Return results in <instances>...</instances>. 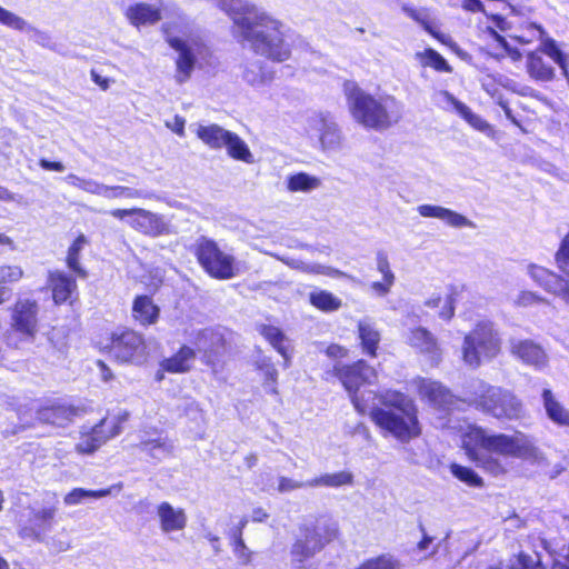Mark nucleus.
Here are the masks:
<instances>
[{
    "mask_svg": "<svg viewBox=\"0 0 569 569\" xmlns=\"http://www.w3.org/2000/svg\"><path fill=\"white\" fill-rule=\"evenodd\" d=\"M463 448L478 468L495 477L508 472L509 458L539 465L546 460L532 438L521 431L513 435L490 433L481 427H472L463 437Z\"/></svg>",
    "mask_w": 569,
    "mask_h": 569,
    "instance_id": "1",
    "label": "nucleus"
},
{
    "mask_svg": "<svg viewBox=\"0 0 569 569\" xmlns=\"http://www.w3.org/2000/svg\"><path fill=\"white\" fill-rule=\"evenodd\" d=\"M343 90L353 120L366 129L383 131L402 117L403 106L392 96L376 98L352 81L345 82Z\"/></svg>",
    "mask_w": 569,
    "mask_h": 569,
    "instance_id": "2",
    "label": "nucleus"
},
{
    "mask_svg": "<svg viewBox=\"0 0 569 569\" xmlns=\"http://www.w3.org/2000/svg\"><path fill=\"white\" fill-rule=\"evenodd\" d=\"M382 408H372L370 417L372 421L390 432L400 442H409L421 433L413 401L398 391H386L381 396Z\"/></svg>",
    "mask_w": 569,
    "mask_h": 569,
    "instance_id": "3",
    "label": "nucleus"
},
{
    "mask_svg": "<svg viewBox=\"0 0 569 569\" xmlns=\"http://www.w3.org/2000/svg\"><path fill=\"white\" fill-rule=\"evenodd\" d=\"M461 400L498 420H518L525 413L522 401L511 390L478 378L466 383Z\"/></svg>",
    "mask_w": 569,
    "mask_h": 569,
    "instance_id": "4",
    "label": "nucleus"
},
{
    "mask_svg": "<svg viewBox=\"0 0 569 569\" xmlns=\"http://www.w3.org/2000/svg\"><path fill=\"white\" fill-rule=\"evenodd\" d=\"M164 38L171 49L177 52L176 81L183 83L188 81L197 66L208 62L211 57L210 48L203 39L193 32L176 34L170 28H163Z\"/></svg>",
    "mask_w": 569,
    "mask_h": 569,
    "instance_id": "5",
    "label": "nucleus"
},
{
    "mask_svg": "<svg viewBox=\"0 0 569 569\" xmlns=\"http://www.w3.org/2000/svg\"><path fill=\"white\" fill-rule=\"evenodd\" d=\"M500 350L501 337L493 322L481 320L463 338L462 360L466 366L477 369L496 358Z\"/></svg>",
    "mask_w": 569,
    "mask_h": 569,
    "instance_id": "6",
    "label": "nucleus"
},
{
    "mask_svg": "<svg viewBox=\"0 0 569 569\" xmlns=\"http://www.w3.org/2000/svg\"><path fill=\"white\" fill-rule=\"evenodd\" d=\"M327 375H332L339 379L359 413L365 415L368 411L369 402L375 399V395L370 390L360 391V387L375 382L376 370L372 367L363 360L348 366L337 362L331 371H327Z\"/></svg>",
    "mask_w": 569,
    "mask_h": 569,
    "instance_id": "7",
    "label": "nucleus"
},
{
    "mask_svg": "<svg viewBox=\"0 0 569 569\" xmlns=\"http://www.w3.org/2000/svg\"><path fill=\"white\" fill-rule=\"evenodd\" d=\"M301 537L291 547V563L297 569H306V562L320 552L337 535L335 523H323L300 528Z\"/></svg>",
    "mask_w": 569,
    "mask_h": 569,
    "instance_id": "8",
    "label": "nucleus"
},
{
    "mask_svg": "<svg viewBox=\"0 0 569 569\" xmlns=\"http://www.w3.org/2000/svg\"><path fill=\"white\" fill-rule=\"evenodd\" d=\"M541 53L547 54L559 66L563 77L569 82V56L551 38H546L541 41L539 51L527 54V71L529 76L538 81H551L555 78L553 67L545 61Z\"/></svg>",
    "mask_w": 569,
    "mask_h": 569,
    "instance_id": "9",
    "label": "nucleus"
},
{
    "mask_svg": "<svg viewBox=\"0 0 569 569\" xmlns=\"http://www.w3.org/2000/svg\"><path fill=\"white\" fill-rule=\"evenodd\" d=\"M196 254L202 268L217 279H231L237 274L234 258L220 250L212 239L200 237L197 240Z\"/></svg>",
    "mask_w": 569,
    "mask_h": 569,
    "instance_id": "10",
    "label": "nucleus"
},
{
    "mask_svg": "<svg viewBox=\"0 0 569 569\" xmlns=\"http://www.w3.org/2000/svg\"><path fill=\"white\" fill-rule=\"evenodd\" d=\"M109 349L110 355L120 362L141 365L147 360L144 339L134 330L114 332Z\"/></svg>",
    "mask_w": 569,
    "mask_h": 569,
    "instance_id": "11",
    "label": "nucleus"
},
{
    "mask_svg": "<svg viewBox=\"0 0 569 569\" xmlns=\"http://www.w3.org/2000/svg\"><path fill=\"white\" fill-rule=\"evenodd\" d=\"M308 128L318 137L322 151L338 152L342 150L345 138L341 129L330 113H313L308 118Z\"/></svg>",
    "mask_w": 569,
    "mask_h": 569,
    "instance_id": "12",
    "label": "nucleus"
},
{
    "mask_svg": "<svg viewBox=\"0 0 569 569\" xmlns=\"http://www.w3.org/2000/svg\"><path fill=\"white\" fill-rule=\"evenodd\" d=\"M38 305L34 300L19 299L11 311V331L7 336L8 343L11 345V335L18 333L21 340L31 341L38 327Z\"/></svg>",
    "mask_w": 569,
    "mask_h": 569,
    "instance_id": "13",
    "label": "nucleus"
},
{
    "mask_svg": "<svg viewBox=\"0 0 569 569\" xmlns=\"http://www.w3.org/2000/svg\"><path fill=\"white\" fill-rule=\"evenodd\" d=\"M57 509L47 507L28 509L19 518V535L23 539L42 541L52 529Z\"/></svg>",
    "mask_w": 569,
    "mask_h": 569,
    "instance_id": "14",
    "label": "nucleus"
},
{
    "mask_svg": "<svg viewBox=\"0 0 569 569\" xmlns=\"http://www.w3.org/2000/svg\"><path fill=\"white\" fill-rule=\"evenodd\" d=\"M127 223L136 231L156 238L167 236L172 232V227L162 214L137 208L133 219H128Z\"/></svg>",
    "mask_w": 569,
    "mask_h": 569,
    "instance_id": "15",
    "label": "nucleus"
},
{
    "mask_svg": "<svg viewBox=\"0 0 569 569\" xmlns=\"http://www.w3.org/2000/svg\"><path fill=\"white\" fill-rule=\"evenodd\" d=\"M527 274L537 286L542 288L546 292L558 298H561L569 287V277L559 276L553 271L536 263H529L527 266Z\"/></svg>",
    "mask_w": 569,
    "mask_h": 569,
    "instance_id": "16",
    "label": "nucleus"
},
{
    "mask_svg": "<svg viewBox=\"0 0 569 569\" xmlns=\"http://www.w3.org/2000/svg\"><path fill=\"white\" fill-rule=\"evenodd\" d=\"M510 350L516 358L537 370H542L548 365V355L532 340L511 339Z\"/></svg>",
    "mask_w": 569,
    "mask_h": 569,
    "instance_id": "17",
    "label": "nucleus"
},
{
    "mask_svg": "<svg viewBox=\"0 0 569 569\" xmlns=\"http://www.w3.org/2000/svg\"><path fill=\"white\" fill-rule=\"evenodd\" d=\"M120 432L118 426L108 427L106 420L91 428L87 433H83L80 441L76 445V450L82 455H90L98 450L108 439L117 436Z\"/></svg>",
    "mask_w": 569,
    "mask_h": 569,
    "instance_id": "18",
    "label": "nucleus"
},
{
    "mask_svg": "<svg viewBox=\"0 0 569 569\" xmlns=\"http://www.w3.org/2000/svg\"><path fill=\"white\" fill-rule=\"evenodd\" d=\"M418 389L421 398L437 410H450L456 401L451 391L438 381L422 379Z\"/></svg>",
    "mask_w": 569,
    "mask_h": 569,
    "instance_id": "19",
    "label": "nucleus"
},
{
    "mask_svg": "<svg viewBox=\"0 0 569 569\" xmlns=\"http://www.w3.org/2000/svg\"><path fill=\"white\" fill-rule=\"evenodd\" d=\"M419 214L423 218H437L445 221L448 226L452 228H476L473 221L469 220L467 217L462 216L459 212H456L451 209L435 206V204H420L417 208Z\"/></svg>",
    "mask_w": 569,
    "mask_h": 569,
    "instance_id": "20",
    "label": "nucleus"
},
{
    "mask_svg": "<svg viewBox=\"0 0 569 569\" xmlns=\"http://www.w3.org/2000/svg\"><path fill=\"white\" fill-rule=\"evenodd\" d=\"M157 517L163 533L183 530L188 521L186 511L182 508H174L167 501L161 502L157 507Z\"/></svg>",
    "mask_w": 569,
    "mask_h": 569,
    "instance_id": "21",
    "label": "nucleus"
},
{
    "mask_svg": "<svg viewBox=\"0 0 569 569\" xmlns=\"http://www.w3.org/2000/svg\"><path fill=\"white\" fill-rule=\"evenodd\" d=\"M136 448L152 459L161 461L172 453L174 443L171 439L161 433H158L157 437H150L144 433L140 437V441L136 445Z\"/></svg>",
    "mask_w": 569,
    "mask_h": 569,
    "instance_id": "22",
    "label": "nucleus"
},
{
    "mask_svg": "<svg viewBox=\"0 0 569 569\" xmlns=\"http://www.w3.org/2000/svg\"><path fill=\"white\" fill-rule=\"evenodd\" d=\"M124 16L129 22L137 28L141 26L156 24L162 18L161 9L159 7L146 2H138L129 6Z\"/></svg>",
    "mask_w": 569,
    "mask_h": 569,
    "instance_id": "23",
    "label": "nucleus"
},
{
    "mask_svg": "<svg viewBox=\"0 0 569 569\" xmlns=\"http://www.w3.org/2000/svg\"><path fill=\"white\" fill-rule=\"evenodd\" d=\"M48 281L52 290L53 300L57 305L67 302L77 290L74 278L62 271H50Z\"/></svg>",
    "mask_w": 569,
    "mask_h": 569,
    "instance_id": "24",
    "label": "nucleus"
},
{
    "mask_svg": "<svg viewBox=\"0 0 569 569\" xmlns=\"http://www.w3.org/2000/svg\"><path fill=\"white\" fill-rule=\"evenodd\" d=\"M401 11L407 17L419 23L433 38L441 41L442 43L446 42L448 37L437 30L430 9L425 7L415 8L409 3H403L401 6Z\"/></svg>",
    "mask_w": 569,
    "mask_h": 569,
    "instance_id": "25",
    "label": "nucleus"
},
{
    "mask_svg": "<svg viewBox=\"0 0 569 569\" xmlns=\"http://www.w3.org/2000/svg\"><path fill=\"white\" fill-rule=\"evenodd\" d=\"M408 341L410 346L420 352L428 355L432 361L440 358V349L437 339L426 328L419 327L411 331Z\"/></svg>",
    "mask_w": 569,
    "mask_h": 569,
    "instance_id": "26",
    "label": "nucleus"
},
{
    "mask_svg": "<svg viewBox=\"0 0 569 569\" xmlns=\"http://www.w3.org/2000/svg\"><path fill=\"white\" fill-rule=\"evenodd\" d=\"M541 399L547 417L560 427L569 428V410L556 398L550 389H543Z\"/></svg>",
    "mask_w": 569,
    "mask_h": 569,
    "instance_id": "27",
    "label": "nucleus"
},
{
    "mask_svg": "<svg viewBox=\"0 0 569 569\" xmlns=\"http://www.w3.org/2000/svg\"><path fill=\"white\" fill-rule=\"evenodd\" d=\"M160 309L148 296H138L133 300L132 317L142 326L153 325L158 321Z\"/></svg>",
    "mask_w": 569,
    "mask_h": 569,
    "instance_id": "28",
    "label": "nucleus"
},
{
    "mask_svg": "<svg viewBox=\"0 0 569 569\" xmlns=\"http://www.w3.org/2000/svg\"><path fill=\"white\" fill-rule=\"evenodd\" d=\"M197 137L211 149H222L231 131L216 123L197 124Z\"/></svg>",
    "mask_w": 569,
    "mask_h": 569,
    "instance_id": "29",
    "label": "nucleus"
},
{
    "mask_svg": "<svg viewBox=\"0 0 569 569\" xmlns=\"http://www.w3.org/2000/svg\"><path fill=\"white\" fill-rule=\"evenodd\" d=\"M194 358V350L188 346H182L176 355L162 360L160 367L163 371L170 373H183L190 370Z\"/></svg>",
    "mask_w": 569,
    "mask_h": 569,
    "instance_id": "30",
    "label": "nucleus"
},
{
    "mask_svg": "<svg viewBox=\"0 0 569 569\" xmlns=\"http://www.w3.org/2000/svg\"><path fill=\"white\" fill-rule=\"evenodd\" d=\"M121 489L122 483H116L110 486L109 488L100 490H87L83 488H74L64 496L63 501L67 506H77L89 498L100 499L107 496H111L113 493H119Z\"/></svg>",
    "mask_w": 569,
    "mask_h": 569,
    "instance_id": "31",
    "label": "nucleus"
},
{
    "mask_svg": "<svg viewBox=\"0 0 569 569\" xmlns=\"http://www.w3.org/2000/svg\"><path fill=\"white\" fill-rule=\"evenodd\" d=\"M258 331L283 357L284 367H288L290 362V351L289 346L286 345L288 339L281 329L271 325H260Z\"/></svg>",
    "mask_w": 569,
    "mask_h": 569,
    "instance_id": "32",
    "label": "nucleus"
},
{
    "mask_svg": "<svg viewBox=\"0 0 569 569\" xmlns=\"http://www.w3.org/2000/svg\"><path fill=\"white\" fill-rule=\"evenodd\" d=\"M273 70L268 68L262 61H253L246 64L243 80L252 87H261L273 80Z\"/></svg>",
    "mask_w": 569,
    "mask_h": 569,
    "instance_id": "33",
    "label": "nucleus"
},
{
    "mask_svg": "<svg viewBox=\"0 0 569 569\" xmlns=\"http://www.w3.org/2000/svg\"><path fill=\"white\" fill-rule=\"evenodd\" d=\"M443 94L447 98V100L451 102L456 111L476 130L487 132L491 129L490 124L486 120H483L480 116L473 113L471 109L463 102L457 100L452 94H450L447 91H445Z\"/></svg>",
    "mask_w": 569,
    "mask_h": 569,
    "instance_id": "34",
    "label": "nucleus"
},
{
    "mask_svg": "<svg viewBox=\"0 0 569 569\" xmlns=\"http://www.w3.org/2000/svg\"><path fill=\"white\" fill-rule=\"evenodd\" d=\"M353 483V475L349 471H339L335 473H325L320 477L308 480L310 488L328 487L339 488L342 486H351Z\"/></svg>",
    "mask_w": 569,
    "mask_h": 569,
    "instance_id": "35",
    "label": "nucleus"
},
{
    "mask_svg": "<svg viewBox=\"0 0 569 569\" xmlns=\"http://www.w3.org/2000/svg\"><path fill=\"white\" fill-rule=\"evenodd\" d=\"M229 157L246 163L253 162V156L248 144L234 132H231L224 147Z\"/></svg>",
    "mask_w": 569,
    "mask_h": 569,
    "instance_id": "36",
    "label": "nucleus"
},
{
    "mask_svg": "<svg viewBox=\"0 0 569 569\" xmlns=\"http://www.w3.org/2000/svg\"><path fill=\"white\" fill-rule=\"evenodd\" d=\"M320 186L321 180L307 172H298L287 178V188L291 192H310Z\"/></svg>",
    "mask_w": 569,
    "mask_h": 569,
    "instance_id": "37",
    "label": "nucleus"
},
{
    "mask_svg": "<svg viewBox=\"0 0 569 569\" xmlns=\"http://www.w3.org/2000/svg\"><path fill=\"white\" fill-rule=\"evenodd\" d=\"M104 198L112 200L119 198H128V199H159V197L153 191L139 190L126 186H106Z\"/></svg>",
    "mask_w": 569,
    "mask_h": 569,
    "instance_id": "38",
    "label": "nucleus"
},
{
    "mask_svg": "<svg viewBox=\"0 0 569 569\" xmlns=\"http://www.w3.org/2000/svg\"><path fill=\"white\" fill-rule=\"evenodd\" d=\"M67 183L70 186L78 188L87 193L100 196L104 198L106 193V186L102 182H99L97 180H93L91 178H83L79 177L77 174L70 173L66 178Z\"/></svg>",
    "mask_w": 569,
    "mask_h": 569,
    "instance_id": "39",
    "label": "nucleus"
},
{
    "mask_svg": "<svg viewBox=\"0 0 569 569\" xmlns=\"http://www.w3.org/2000/svg\"><path fill=\"white\" fill-rule=\"evenodd\" d=\"M87 243V238L83 234H80L69 247L67 254L68 268L77 273L80 278L87 277V271L79 263L80 252Z\"/></svg>",
    "mask_w": 569,
    "mask_h": 569,
    "instance_id": "40",
    "label": "nucleus"
},
{
    "mask_svg": "<svg viewBox=\"0 0 569 569\" xmlns=\"http://www.w3.org/2000/svg\"><path fill=\"white\" fill-rule=\"evenodd\" d=\"M359 338L361 340L363 350L368 355L375 356L376 350L378 348V343L380 341V335L370 322H359Z\"/></svg>",
    "mask_w": 569,
    "mask_h": 569,
    "instance_id": "41",
    "label": "nucleus"
},
{
    "mask_svg": "<svg viewBox=\"0 0 569 569\" xmlns=\"http://www.w3.org/2000/svg\"><path fill=\"white\" fill-rule=\"evenodd\" d=\"M416 58L423 67H430L439 72H451L452 68L447 60L436 50L428 48L423 52H417Z\"/></svg>",
    "mask_w": 569,
    "mask_h": 569,
    "instance_id": "42",
    "label": "nucleus"
},
{
    "mask_svg": "<svg viewBox=\"0 0 569 569\" xmlns=\"http://www.w3.org/2000/svg\"><path fill=\"white\" fill-rule=\"evenodd\" d=\"M310 302L312 306L323 311H335L341 306V300L326 290L311 292Z\"/></svg>",
    "mask_w": 569,
    "mask_h": 569,
    "instance_id": "43",
    "label": "nucleus"
},
{
    "mask_svg": "<svg viewBox=\"0 0 569 569\" xmlns=\"http://www.w3.org/2000/svg\"><path fill=\"white\" fill-rule=\"evenodd\" d=\"M450 471L457 479L470 487L480 488L483 486L482 478L469 467L451 463Z\"/></svg>",
    "mask_w": 569,
    "mask_h": 569,
    "instance_id": "44",
    "label": "nucleus"
},
{
    "mask_svg": "<svg viewBox=\"0 0 569 569\" xmlns=\"http://www.w3.org/2000/svg\"><path fill=\"white\" fill-rule=\"evenodd\" d=\"M69 412L63 407L42 408L38 411V419L46 423L63 426L68 420Z\"/></svg>",
    "mask_w": 569,
    "mask_h": 569,
    "instance_id": "45",
    "label": "nucleus"
},
{
    "mask_svg": "<svg viewBox=\"0 0 569 569\" xmlns=\"http://www.w3.org/2000/svg\"><path fill=\"white\" fill-rule=\"evenodd\" d=\"M0 23L18 31H28L30 24L21 17L0 6Z\"/></svg>",
    "mask_w": 569,
    "mask_h": 569,
    "instance_id": "46",
    "label": "nucleus"
},
{
    "mask_svg": "<svg viewBox=\"0 0 569 569\" xmlns=\"http://www.w3.org/2000/svg\"><path fill=\"white\" fill-rule=\"evenodd\" d=\"M453 302L455 299L452 295H449L443 302L440 296H433L426 301V306L429 308H438L440 305H442L439 317L448 321L455 315Z\"/></svg>",
    "mask_w": 569,
    "mask_h": 569,
    "instance_id": "47",
    "label": "nucleus"
},
{
    "mask_svg": "<svg viewBox=\"0 0 569 569\" xmlns=\"http://www.w3.org/2000/svg\"><path fill=\"white\" fill-rule=\"evenodd\" d=\"M179 409L186 417L194 421L197 425L204 423V412L196 400L190 398L184 399L182 403L179 406Z\"/></svg>",
    "mask_w": 569,
    "mask_h": 569,
    "instance_id": "48",
    "label": "nucleus"
},
{
    "mask_svg": "<svg viewBox=\"0 0 569 569\" xmlns=\"http://www.w3.org/2000/svg\"><path fill=\"white\" fill-rule=\"evenodd\" d=\"M555 259L558 268L565 276L569 277V232L561 240Z\"/></svg>",
    "mask_w": 569,
    "mask_h": 569,
    "instance_id": "49",
    "label": "nucleus"
},
{
    "mask_svg": "<svg viewBox=\"0 0 569 569\" xmlns=\"http://www.w3.org/2000/svg\"><path fill=\"white\" fill-rule=\"evenodd\" d=\"M308 274H323L331 278H349L352 279L351 276L347 274L343 271H340L333 267L325 266L320 263H309L307 262L306 272Z\"/></svg>",
    "mask_w": 569,
    "mask_h": 569,
    "instance_id": "50",
    "label": "nucleus"
},
{
    "mask_svg": "<svg viewBox=\"0 0 569 569\" xmlns=\"http://www.w3.org/2000/svg\"><path fill=\"white\" fill-rule=\"evenodd\" d=\"M377 270L382 274V279L389 282H395L396 277L390 269L388 256L385 251L379 250L376 254Z\"/></svg>",
    "mask_w": 569,
    "mask_h": 569,
    "instance_id": "51",
    "label": "nucleus"
},
{
    "mask_svg": "<svg viewBox=\"0 0 569 569\" xmlns=\"http://www.w3.org/2000/svg\"><path fill=\"white\" fill-rule=\"evenodd\" d=\"M358 569H397V562L387 556H380L363 562Z\"/></svg>",
    "mask_w": 569,
    "mask_h": 569,
    "instance_id": "52",
    "label": "nucleus"
},
{
    "mask_svg": "<svg viewBox=\"0 0 569 569\" xmlns=\"http://www.w3.org/2000/svg\"><path fill=\"white\" fill-rule=\"evenodd\" d=\"M258 368L263 372L266 377V382H271L270 391L277 393V388L274 383L277 382L278 371L274 368L273 363L269 359L263 358L258 362Z\"/></svg>",
    "mask_w": 569,
    "mask_h": 569,
    "instance_id": "53",
    "label": "nucleus"
},
{
    "mask_svg": "<svg viewBox=\"0 0 569 569\" xmlns=\"http://www.w3.org/2000/svg\"><path fill=\"white\" fill-rule=\"evenodd\" d=\"M547 302L548 301L543 297L539 296L536 292L527 291V290L521 291L515 300V303L518 307H529L532 305L547 303Z\"/></svg>",
    "mask_w": 569,
    "mask_h": 569,
    "instance_id": "54",
    "label": "nucleus"
},
{
    "mask_svg": "<svg viewBox=\"0 0 569 569\" xmlns=\"http://www.w3.org/2000/svg\"><path fill=\"white\" fill-rule=\"evenodd\" d=\"M22 274L23 271L18 266H0V284L16 282Z\"/></svg>",
    "mask_w": 569,
    "mask_h": 569,
    "instance_id": "55",
    "label": "nucleus"
},
{
    "mask_svg": "<svg viewBox=\"0 0 569 569\" xmlns=\"http://www.w3.org/2000/svg\"><path fill=\"white\" fill-rule=\"evenodd\" d=\"M301 488H310L307 481H298L288 477H280L278 483V491L280 493L290 492Z\"/></svg>",
    "mask_w": 569,
    "mask_h": 569,
    "instance_id": "56",
    "label": "nucleus"
},
{
    "mask_svg": "<svg viewBox=\"0 0 569 569\" xmlns=\"http://www.w3.org/2000/svg\"><path fill=\"white\" fill-rule=\"evenodd\" d=\"M491 33L498 44L505 50L506 54H508L513 61H519L521 59V52L517 48H512L497 31L492 30Z\"/></svg>",
    "mask_w": 569,
    "mask_h": 569,
    "instance_id": "57",
    "label": "nucleus"
},
{
    "mask_svg": "<svg viewBox=\"0 0 569 569\" xmlns=\"http://www.w3.org/2000/svg\"><path fill=\"white\" fill-rule=\"evenodd\" d=\"M233 551L236 556L242 561V563H249L251 558V552L247 548L243 538L239 537L233 539Z\"/></svg>",
    "mask_w": 569,
    "mask_h": 569,
    "instance_id": "58",
    "label": "nucleus"
},
{
    "mask_svg": "<svg viewBox=\"0 0 569 569\" xmlns=\"http://www.w3.org/2000/svg\"><path fill=\"white\" fill-rule=\"evenodd\" d=\"M395 282L389 281H375L370 284L371 290L379 297H385L390 292L391 287Z\"/></svg>",
    "mask_w": 569,
    "mask_h": 569,
    "instance_id": "59",
    "label": "nucleus"
},
{
    "mask_svg": "<svg viewBox=\"0 0 569 569\" xmlns=\"http://www.w3.org/2000/svg\"><path fill=\"white\" fill-rule=\"evenodd\" d=\"M137 208L131 209H113L110 211V214L113 218L119 220H124L127 222L128 219H133Z\"/></svg>",
    "mask_w": 569,
    "mask_h": 569,
    "instance_id": "60",
    "label": "nucleus"
},
{
    "mask_svg": "<svg viewBox=\"0 0 569 569\" xmlns=\"http://www.w3.org/2000/svg\"><path fill=\"white\" fill-rule=\"evenodd\" d=\"M39 164L42 169L49 170V171L62 172L66 169L62 162L49 161L47 159H41L39 161Z\"/></svg>",
    "mask_w": 569,
    "mask_h": 569,
    "instance_id": "61",
    "label": "nucleus"
},
{
    "mask_svg": "<svg viewBox=\"0 0 569 569\" xmlns=\"http://www.w3.org/2000/svg\"><path fill=\"white\" fill-rule=\"evenodd\" d=\"M326 353L329 358L337 359L346 357L348 351L338 345H331L326 349Z\"/></svg>",
    "mask_w": 569,
    "mask_h": 569,
    "instance_id": "62",
    "label": "nucleus"
},
{
    "mask_svg": "<svg viewBox=\"0 0 569 569\" xmlns=\"http://www.w3.org/2000/svg\"><path fill=\"white\" fill-rule=\"evenodd\" d=\"M462 7L465 10L471 12L483 11V4L480 0H463Z\"/></svg>",
    "mask_w": 569,
    "mask_h": 569,
    "instance_id": "63",
    "label": "nucleus"
},
{
    "mask_svg": "<svg viewBox=\"0 0 569 569\" xmlns=\"http://www.w3.org/2000/svg\"><path fill=\"white\" fill-rule=\"evenodd\" d=\"M284 262L291 269L301 271L303 273L306 272L307 262H305L300 259L289 258V259L284 260Z\"/></svg>",
    "mask_w": 569,
    "mask_h": 569,
    "instance_id": "64",
    "label": "nucleus"
}]
</instances>
